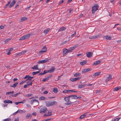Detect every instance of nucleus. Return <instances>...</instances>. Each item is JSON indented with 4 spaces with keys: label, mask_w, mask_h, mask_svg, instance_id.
Here are the masks:
<instances>
[{
    "label": "nucleus",
    "mask_w": 121,
    "mask_h": 121,
    "mask_svg": "<svg viewBox=\"0 0 121 121\" xmlns=\"http://www.w3.org/2000/svg\"><path fill=\"white\" fill-rule=\"evenodd\" d=\"M70 97L69 96L64 98L65 100L67 102V103H65V105H69L72 103V102L69 101Z\"/></svg>",
    "instance_id": "f257e3e1"
},
{
    "label": "nucleus",
    "mask_w": 121,
    "mask_h": 121,
    "mask_svg": "<svg viewBox=\"0 0 121 121\" xmlns=\"http://www.w3.org/2000/svg\"><path fill=\"white\" fill-rule=\"evenodd\" d=\"M46 106L47 107H49L53 105L54 104H56V102L55 101H47L46 102Z\"/></svg>",
    "instance_id": "f03ea898"
},
{
    "label": "nucleus",
    "mask_w": 121,
    "mask_h": 121,
    "mask_svg": "<svg viewBox=\"0 0 121 121\" xmlns=\"http://www.w3.org/2000/svg\"><path fill=\"white\" fill-rule=\"evenodd\" d=\"M47 111L48 109L46 107H42L40 108L39 110V112L41 114H43Z\"/></svg>",
    "instance_id": "7ed1b4c3"
},
{
    "label": "nucleus",
    "mask_w": 121,
    "mask_h": 121,
    "mask_svg": "<svg viewBox=\"0 0 121 121\" xmlns=\"http://www.w3.org/2000/svg\"><path fill=\"white\" fill-rule=\"evenodd\" d=\"M99 7L98 5L97 4H95L92 8V12L93 14H94L95 11H96Z\"/></svg>",
    "instance_id": "20e7f679"
},
{
    "label": "nucleus",
    "mask_w": 121,
    "mask_h": 121,
    "mask_svg": "<svg viewBox=\"0 0 121 121\" xmlns=\"http://www.w3.org/2000/svg\"><path fill=\"white\" fill-rule=\"evenodd\" d=\"M30 34H28L25 35H24L21 37L19 39V40H23L25 39H28L30 36Z\"/></svg>",
    "instance_id": "39448f33"
},
{
    "label": "nucleus",
    "mask_w": 121,
    "mask_h": 121,
    "mask_svg": "<svg viewBox=\"0 0 121 121\" xmlns=\"http://www.w3.org/2000/svg\"><path fill=\"white\" fill-rule=\"evenodd\" d=\"M49 60V59L46 58L45 59L39 61L38 62V63L39 64H43V63H45L47 62Z\"/></svg>",
    "instance_id": "423d86ee"
},
{
    "label": "nucleus",
    "mask_w": 121,
    "mask_h": 121,
    "mask_svg": "<svg viewBox=\"0 0 121 121\" xmlns=\"http://www.w3.org/2000/svg\"><path fill=\"white\" fill-rule=\"evenodd\" d=\"M112 75H111L109 74V76L107 77V78L106 79V83H107L108 81L112 80Z\"/></svg>",
    "instance_id": "0eeeda50"
},
{
    "label": "nucleus",
    "mask_w": 121,
    "mask_h": 121,
    "mask_svg": "<svg viewBox=\"0 0 121 121\" xmlns=\"http://www.w3.org/2000/svg\"><path fill=\"white\" fill-rule=\"evenodd\" d=\"M31 104H33L35 103H37V104L38 105L39 104V102L37 99H33L31 100L30 102Z\"/></svg>",
    "instance_id": "6e6552de"
},
{
    "label": "nucleus",
    "mask_w": 121,
    "mask_h": 121,
    "mask_svg": "<svg viewBox=\"0 0 121 121\" xmlns=\"http://www.w3.org/2000/svg\"><path fill=\"white\" fill-rule=\"evenodd\" d=\"M77 46L75 45L73 46V47H71L69 48L68 49L69 52H72V51L75 49L76 48Z\"/></svg>",
    "instance_id": "1a4fd4ad"
},
{
    "label": "nucleus",
    "mask_w": 121,
    "mask_h": 121,
    "mask_svg": "<svg viewBox=\"0 0 121 121\" xmlns=\"http://www.w3.org/2000/svg\"><path fill=\"white\" fill-rule=\"evenodd\" d=\"M52 112L51 110H49L48 111L47 114H45L43 115V117H46L51 115H52Z\"/></svg>",
    "instance_id": "9d476101"
},
{
    "label": "nucleus",
    "mask_w": 121,
    "mask_h": 121,
    "mask_svg": "<svg viewBox=\"0 0 121 121\" xmlns=\"http://www.w3.org/2000/svg\"><path fill=\"white\" fill-rule=\"evenodd\" d=\"M24 79H26V81L28 80L31 81V79L30 78V76L29 75H26L24 78Z\"/></svg>",
    "instance_id": "9b49d317"
},
{
    "label": "nucleus",
    "mask_w": 121,
    "mask_h": 121,
    "mask_svg": "<svg viewBox=\"0 0 121 121\" xmlns=\"http://www.w3.org/2000/svg\"><path fill=\"white\" fill-rule=\"evenodd\" d=\"M81 78V77H78L77 78H72L70 79L72 82H75L77 80H79Z\"/></svg>",
    "instance_id": "f8f14e48"
},
{
    "label": "nucleus",
    "mask_w": 121,
    "mask_h": 121,
    "mask_svg": "<svg viewBox=\"0 0 121 121\" xmlns=\"http://www.w3.org/2000/svg\"><path fill=\"white\" fill-rule=\"evenodd\" d=\"M91 70V68L85 69H84L82 72L83 73H84L86 72H87L90 71Z\"/></svg>",
    "instance_id": "ddd939ff"
},
{
    "label": "nucleus",
    "mask_w": 121,
    "mask_h": 121,
    "mask_svg": "<svg viewBox=\"0 0 121 121\" xmlns=\"http://www.w3.org/2000/svg\"><path fill=\"white\" fill-rule=\"evenodd\" d=\"M87 114V113L86 112L84 113V114H83L81 116L79 117V118H81V119H83V118H85L86 117V116Z\"/></svg>",
    "instance_id": "4468645a"
},
{
    "label": "nucleus",
    "mask_w": 121,
    "mask_h": 121,
    "mask_svg": "<svg viewBox=\"0 0 121 121\" xmlns=\"http://www.w3.org/2000/svg\"><path fill=\"white\" fill-rule=\"evenodd\" d=\"M68 52H69L68 49H64L63 51V55H66L67 53Z\"/></svg>",
    "instance_id": "2eb2a0df"
},
{
    "label": "nucleus",
    "mask_w": 121,
    "mask_h": 121,
    "mask_svg": "<svg viewBox=\"0 0 121 121\" xmlns=\"http://www.w3.org/2000/svg\"><path fill=\"white\" fill-rule=\"evenodd\" d=\"M69 96L70 97H72V99H78V96L76 95H69Z\"/></svg>",
    "instance_id": "dca6fc26"
},
{
    "label": "nucleus",
    "mask_w": 121,
    "mask_h": 121,
    "mask_svg": "<svg viewBox=\"0 0 121 121\" xmlns=\"http://www.w3.org/2000/svg\"><path fill=\"white\" fill-rule=\"evenodd\" d=\"M92 53L91 52H89L87 53L86 56L88 57H92Z\"/></svg>",
    "instance_id": "f3484780"
},
{
    "label": "nucleus",
    "mask_w": 121,
    "mask_h": 121,
    "mask_svg": "<svg viewBox=\"0 0 121 121\" xmlns=\"http://www.w3.org/2000/svg\"><path fill=\"white\" fill-rule=\"evenodd\" d=\"M31 114L30 113H28L27 114L26 117V119H30L31 117Z\"/></svg>",
    "instance_id": "a211bd4d"
},
{
    "label": "nucleus",
    "mask_w": 121,
    "mask_h": 121,
    "mask_svg": "<svg viewBox=\"0 0 121 121\" xmlns=\"http://www.w3.org/2000/svg\"><path fill=\"white\" fill-rule=\"evenodd\" d=\"M87 85L86 84H81L79 85L78 86V88H83L86 85Z\"/></svg>",
    "instance_id": "6ab92c4d"
},
{
    "label": "nucleus",
    "mask_w": 121,
    "mask_h": 121,
    "mask_svg": "<svg viewBox=\"0 0 121 121\" xmlns=\"http://www.w3.org/2000/svg\"><path fill=\"white\" fill-rule=\"evenodd\" d=\"M26 51H22L21 52L18 53L17 54V55L18 56H20L21 55H22L24 54L25 53H26Z\"/></svg>",
    "instance_id": "aec40b11"
},
{
    "label": "nucleus",
    "mask_w": 121,
    "mask_h": 121,
    "mask_svg": "<svg viewBox=\"0 0 121 121\" xmlns=\"http://www.w3.org/2000/svg\"><path fill=\"white\" fill-rule=\"evenodd\" d=\"M101 73L100 72H98L95 73L93 75V76L94 77H96L99 75Z\"/></svg>",
    "instance_id": "412c9836"
},
{
    "label": "nucleus",
    "mask_w": 121,
    "mask_h": 121,
    "mask_svg": "<svg viewBox=\"0 0 121 121\" xmlns=\"http://www.w3.org/2000/svg\"><path fill=\"white\" fill-rule=\"evenodd\" d=\"M66 29V28L64 27H61L58 30V32L62 31L65 30Z\"/></svg>",
    "instance_id": "4be33fe9"
},
{
    "label": "nucleus",
    "mask_w": 121,
    "mask_h": 121,
    "mask_svg": "<svg viewBox=\"0 0 121 121\" xmlns=\"http://www.w3.org/2000/svg\"><path fill=\"white\" fill-rule=\"evenodd\" d=\"M99 36L98 35H97L96 36H92L89 38L91 39H95L97 38Z\"/></svg>",
    "instance_id": "5701e85b"
},
{
    "label": "nucleus",
    "mask_w": 121,
    "mask_h": 121,
    "mask_svg": "<svg viewBox=\"0 0 121 121\" xmlns=\"http://www.w3.org/2000/svg\"><path fill=\"white\" fill-rule=\"evenodd\" d=\"M49 70V73H51L54 71L55 70V68L54 67L51 68Z\"/></svg>",
    "instance_id": "b1692460"
},
{
    "label": "nucleus",
    "mask_w": 121,
    "mask_h": 121,
    "mask_svg": "<svg viewBox=\"0 0 121 121\" xmlns=\"http://www.w3.org/2000/svg\"><path fill=\"white\" fill-rule=\"evenodd\" d=\"M34 80H33L32 81L30 82V81H28L26 82V85L27 86H31L32 84V82L34 81Z\"/></svg>",
    "instance_id": "393cba45"
},
{
    "label": "nucleus",
    "mask_w": 121,
    "mask_h": 121,
    "mask_svg": "<svg viewBox=\"0 0 121 121\" xmlns=\"http://www.w3.org/2000/svg\"><path fill=\"white\" fill-rule=\"evenodd\" d=\"M50 30V29L48 28L44 30L43 31V32L45 34H46L49 32Z\"/></svg>",
    "instance_id": "a878e982"
},
{
    "label": "nucleus",
    "mask_w": 121,
    "mask_h": 121,
    "mask_svg": "<svg viewBox=\"0 0 121 121\" xmlns=\"http://www.w3.org/2000/svg\"><path fill=\"white\" fill-rule=\"evenodd\" d=\"M42 50L44 52H45L47 50V48L46 46H44Z\"/></svg>",
    "instance_id": "bb28decb"
},
{
    "label": "nucleus",
    "mask_w": 121,
    "mask_h": 121,
    "mask_svg": "<svg viewBox=\"0 0 121 121\" xmlns=\"http://www.w3.org/2000/svg\"><path fill=\"white\" fill-rule=\"evenodd\" d=\"M100 62L99 61H97L93 63V65H97L99 64Z\"/></svg>",
    "instance_id": "cd10ccee"
},
{
    "label": "nucleus",
    "mask_w": 121,
    "mask_h": 121,
    "mask_svg": "<svg viewBox=\"0 0 121 121\" xmlns=\"http://www.w3.org/2000/svg\"><path fill=\"white\" fill-rule=\"evenodd\" d=\"M40 71H39L36 72H33L32 73V74L34 75L40 73Z\"/></svg>",
    "instance_id": "c85d7f7f"
},
{
    "label": "nucleus",
    "mask_w": 121,
    "mask_h": 121,
    "mask_svg": "<svg viewBox=\"0 0 121 121\" xmlns=\"http://www.w3.org/2000/svg\"><path fill=\"white\" fill-rule=\"evenodd\" d=\"M18 82H16L13 85H10V86L11 87H13V88H15L16 87V86H17V85L18 84Z\"/></svg>",
    "instance_id": "c756f323"
},
{
    "label": "nucleus",
    "mask_w": 121,
    "mask_h": 121,
    "mask_svg": "<svg viewBox=\"0 0 121 121\" xmlns=\"http://www.w3.org/2000/svg\"><path fill=\"white\" fill-rule=\"evenodd\" d=\"M20 94V92H19V93H17L16 94H14L13 95H11V96H10V97H16L17 95Z\"/></svg>",
    "instance_id": "7c9ffc66"
},
{
    "label": "nucleus",
    "mask_w": 121,
    "mask_h": 121,
    "mask_svg": "<svg viewBox=\"0 0 121 121\" xmlns=\"http://www.w3.org/2000/svg\"><path fill=\"white\" fill-rule=\"evenodd\" d=\"M86 60H84L82 61L81 62H80V64L81 65H85V64H86Z\"/></svg>",
    "instance_id": "2f4dec72"
},
{
    "label": "nucleus",
    "mask_w": 121,
    "mask_h": 121,
    "mask_svg": "<svg viewBox=\"0 0 121 121\" xmlns=\"http://www.w3.org/2000/svg\"><path fill=\"white\" fill-rule=\"evenodd\" d=\"M32 69H35L36 70L37 69H38V68L37 65H35L33 66V67L31 68Z\"/></svg>",
    "instance_id": "473e14b6"
},
{
    "label": "nucleus",
    "mask_w": 121,
    "mask_h": 121,
    "mask_svg": "<svg viewBox=\"0 0 121 121\" xmlns=\"http://www.w3.org/2000/svg\"><path fill=\"white\" fill-rule=\"evenodd\" d=\"M53 91L55 93H56L58 92L57 89V88H54L53 90Z\"/></svg>",
    "instance_id": "72a5a7b5"
},
{
    "label": "nucleus",
    "mask_w": 121,
    "mask_h": 121,
    "mask_svg": "<svg viewBox=\"0 0 121 121\" xmlns=\"http://www.w3.org/2000/svg\"><path fill=\"white\" fill-rule=\"evenodd\" d=\"M119 117H118L114 119H112V121H118L120 119Z\"/></svg>",
    "instance_id": "f704fd0d"
},
{
    "label": "nucleus",
    "mask_w": 121,
    "mask_h": 121,
    "mask_svg": "<svg viewBox=\"0 0 121 121\" xmlns=\"http://www.w3.org/2000/svg\"><path fill=\"white\" fill-rule=\"evenodd\" d=\"M10 2H11L10 1H9L8 3L7 4H6L5 5V6L4 7V8H6L7 7V6L9 5L10 3Z\"/></svg>",
    "instance_id": "c9c22d12"
},
{
    "label": "nucleus",
    "mask_w": 121,
    "mask_h": 121,
    "mask_svg": "<svg viewBox=\"0 0 121 121\" xmlns=\"http://www.w3.org/2000/svg\"><path fill=\"white\" fill-rule=\"evenodd\" d=\"M11 121V119L9 118H8L3 120V121Z\"/></svg>",
    "instance_id": "e433bc0d"
},
{
    "label": "nucleus",
    "mask_w": 121,
    "mask_h": 121,
    "mask_svg": "<svg viewBox=\"0 0 121 121\" xmlns=\"http://www.w3.org/2000/svg\"><path fill=\"white\" fill-rule=\"evenodd\" d=\"M80 75V73H77L74 75V76L76 77L79 76Z\"/></svg>",
    "instance_id": "4c0bfd02"
},
{
    "label": "nucleus",
    "mask_w": 121,
    "mask_h": 121,
    "mask_svg": "<svg viewBox=\"0 0 121 121\" xmlns=\"http://www.w3.org/2000/svg\"><path fill=\"white\" fill-rule=\"evenodd\" d=\"M105 38L107 39H111V37L110 36H105Z\"/></svg>",
    "instance_id": "58836bf2"
},
{
    "label": "nucleus",
    "mask_w": 121,
    "mask_h": 121,
    "mask_svg": "<svg viewBox=\"0 0 121 121\" xmlns=\"http://www.w3.org/2000/svg\"><path fill=\"white\" fill-rule=\"evenodd\" d=\"M27 18L26 17H22L21 18V20L23 21H24L26 20L27 19Z\"/></svg>",
    "instance_id": "ea45409f"
},
{
    "label": "nucleus",
    "mask_w": 121,
    "mask_h": 121,
    "mask_svg": "<svg viewBox=\"0 0 121 121\" xmlns=\"http://www.w3.org/2000/svg\"><path fill=\"white\" fill-rule=\"evenodd\" d=\"M11 39V38H9L6 40L5 41V44L6 43L8 42Z\"/></svg>",
    "instance_id": "a19ab883"
},
{
    "label": "nucleus",
    "mask_w": 121,
    "mask_h": 121,
    "mask_svg": "<svg viewBox=\"0 0 121 121\" xmlns=\"http://www.w3.org/2000/svg\"><path fill=\"white\" fill-rule=\"evenodd\" d=\"M45 97L44 96H41L39 97V99L40 100H43L44 99Z\"/></svg>",
    "instance_id": "79ce46f5"
},
{
    "label": "nucleus",
    "mask_w": 121,
    "mask_h": 121,
    "mask_svg": "<svg viewBox=\"0 0 121 121\" xmlns=\"http://www.w3.org/2000/svg\"><path fill=\"white\" fill-rule=\"evenodd\" d=\"M63 93H66L68 92V90H64L63 91Z\"/></svg>",
    "instance_id": "37998d69"
},
{
    "label": "nucleus",
    "mask_w": 121,
    "mask_h": 121,
    "mask_svg": "<svg viewBox=\"0 0 121 121\" xmlns=\"http://www.w3.org/2000/svg\"><path fill=\"white\" fill-rule=\"evenodd\" d=\"M120 88L119 87H116L114 88L113 89V91H117Z\"/></svg>",
    "instance_id": "c03bdc74"
},
{
    "label": "nucleus",
    "mask_w": 121,
    "mask_h": 121,
    "mask_svg": "<svg viewBox=\"0 0 121 121\" xmlns=\"http://www.w3.org/2000/svg\"><path fill=\"white\" fill-rule=\"evenodd\" d=\"M64 2V0H62L59 1V3L58 4V5H60L61 4L63 3Z\"/></svg>",
    "instance_id": "a18cd8bd"
},
{
    "label": "nucleus",
    "mask_w": 121,
    "mask_h": 121,
    "mask_svg": "<svg viewBox=\"0 0 121 121\" xmlns=\"http://www.w3.org/2000/svg\"><path fill=\"white\" fill-rule=\"evenodd\" d=\"M20 103L22 104H25L26 103V101L25 100H23L22 101L20 102Z\"/></svg>",
    "instance_id": "49530a36"
},
{
    "label": "nucleus",
    "mask_w": 121,
    "mask_h": 121,
    "mask_svg": "<svg viewBox=\"0 0 121 121\" xmlns=\"http://www.w3.org/2000/svg\"><path fill=\"white\" fill-rule=\"evenodd\" d=\"M76 32H75L73 34H72L70 36L71 37H72L76 35Z\"/></svg>",
    "instance_id": "de8ad7c7"
},
{
    "label": "nucleus",
    "mask_w": 121,
    "mask_h": 121,
    "mask_svg": "<svg viewBox=\"0 0 121 121\" xmlns=\"http://www.w3.org/2000/svg\"><path fill=\"white\" fill-rule=\"evenodd\" d=\"M52 75H49L47 77H46V78L47 79V80L48 79L50 78L52 76Z\"/></svg>",
    "instance_id": "09e8293b"
},
{
    "label": "nucleus",
    "mask_w": 121,
    "mask_h": 121,
    "mask_svg": "<svg viewBox=\"0 0 121 121\" xmlns=\"http://www.w3.org/2000/svg\"><path fill=\"white\" fill-rule=\"evenodd\" d=\"M73 9H70L69 11V13H73Z\"/></svg>",
    "instance_id": "8fccbe9b"
},
{
    "label": "nucleus",
    "mask_w": 121,
    "mask_h": 121,
    "mask_svg": "<svg viewBox=\"0 0 121 121\" xmlns=\"http://www.w3.org/2000/svg\"><path fill=\"white\" fill-rule=\"evenodd\" d=\"M17 111L18 112H19V113H21L22 112V110H20V109L18 110Z\"/></svg>",
    "instance_id": "3c124183"
},
{
    "label": "nucleus",
    "mask_w": 121,
    "mask_h": 121,
    "mask_svg": "<svg viewBox=\"0 0 121 121\" xmlns=\"http://www.w3.org/2000/svg\"><path fill=\"white\" fill-rule=\"evenodd\" d=\"M48 80L46 78L42 80L43 82H45L47 80Z\"/></svg>",
    "instance_id": "603ef678"
},
{
    "label": "nucleus",
    "mask_w": 121,
    "mask_h": 121,
    "mask_svg": "<svg viewBox=\"0 0 121 121\" xmlns=\"http://www.w3.org/2000/svg\"><path fill=\"white\" fill-rule=\"evenodd\" d=\"M101 90H97L96 91L95 93H98L100 92Z\"/></svg>",
    "instance_id": "864d4df0"
},
{
    "label": "nucleus",
    "mask_w": 121,
    "mask_h": 121,
    "mask_svg": "<svg viewBox=\"0 0 121 121\" xmlns=\"http://www.w3.org/2000/svg\"><path fill=\"white\" fill-rule=\"evenodd\" d=\"M26 82V80L25 81H22V82L20 83V85L22 84H23V83H24V82Z\"/></svg>",
    "instance_id": "5fc2aeb1"
},
{
    "label": "nucleus",
    "mask_w": 121,
    "mask_h": 121,
    "mask_svg": "<svg viewBox=\"0 0 121 121\" xmlns=\"http://www.w3.org/2000/svg\"><path fill=\"white\" fill-rule=\"evenodd\" d=\"M9 94H11V92H8L6 93V95H8Z\"/></svg>",
    "instance_id": "6e6d98bb"
},
{
    "label": "nucleus",
    "mask_w": 121,
    "mask_h": 121,
    "mask_svg": "<svg viewBox=\"0 0 121 121\" xmlns=\"http://www.w3.org/2000/svg\"><path fill=\"white\" fill-rule=\"evenodd\" d=\"M8 103L12 104V101L9 100H8Z\"/></svg>",
    "instance_id": "4d7b16f0"
},
{
    "label": "nucleus",
    "mask_w": 121,
    "mask_h": 121,
    "mask_svg": "<svg viewBox=\"0 0 121 121\" xmlns=\"http://www.w3.org/2000/svg\"><path fill=\"white\" fill-rule=\"evenodd\" d=\"M13 50V48H10L9 49V52H10L12 51Z\"/></svg>",
    "instance_id": "13d9d810"
},
{
    "label": "nucleus",
    "mask_w": 121,
    "mask_h": 121,
    "mask_svg": "<svg viewBox=\"0 0 121 121\" xmlns=\"http://www.w3.org/2000/svg\"><path fill=\"white\" fill-rule=\"evenodd\" d=\"M4 103L5 104L8 103V100H5L4 101Z\"/></svg>",
    "instance_id": "bf43d9fd"
},
{
    "label": "nucleus",
    "mask_w": 121,
    "mask_h": 121,
    "mask_svg": "<svg viewBox=\"0 0 121 121\" xmlns=\"http://www.w3.org/2000/svg\"><path fill=\"white\" fill-rule=\"evenodd\" d=\"M19 103H20V102H15V104L17 105L18 104H19Z\"/></svg>",
    "instance_id": "052dcab7"
},
{
    "label": "nucleus",
    "mask_w": 121,
    "mask_h": 121,
    "mask_svg": "<svg viewBox=\"0 0 121 121\" xmlns=\"http://www.w3.org/2000/svg\"><path fill=\"white\" fill-rule=\"evenodd\" d=\"M32 95V94H28L27 95V96L28 97H29Z\"/></svg>",
    "instance_id": "680f3d73"
},
{
    "label": "nucleus",
    "mask_w": 121,
    "mask_h": 121,
    "mask_svg": "<svg viewBox=\"0 0 121 121\" xmlns=\"http://www.w3.org/2000/svg\"><path fill=\"white\" fill-rule=\"evenodd\" d=\"M43 93L44 94H46L48 93V92L47 91H45Z\"/></svg>",
    "instance_id": "e2e57ef3"
},
{
    "label": "nucleus",
    "mask_w": 121,
    "mask_h": 121,
    "mask_svg": "<svg viewBox=\"0 0 121 121\" xmlns=\"http://www.w3.org/2000/svg\"><path fill=\"white\" fill-rule=\"evenodd\" d=\"M44 74V73H41L39 74L40 75H42Z\"/></svg>",
    "instance_id": "0e129e2a"
},
{
    "label": "nucleus",
    "mask_w": 121,
    "mask_h": 121,
    "mask_svg": "<svg viewBox=\"0 0 121 121\" xmlns=\"http://www.w3.org/2000/svg\"><path fill=\"white\" fill-rule=\"evenodd\" d=\"M36 114V112H34L32 113V115L34 116H35Z\"/></svg>",
    "instance_id": "69168bd1"
},
{
    "label": "nucleus",
    "mask_w": 121,
    "mask_h": 121,
    "mask_svg": "<svg viewBox=\"0 0 121 121\" xmlns=\"http://www.w3.org/2000/svg\"><path fill=\"white\" fill-rule=\"evenodd\" d=\"M4 27L3 26H0V29H3L4 28Z\"/></svg>",
    "instance_id": "338daca9"
},
{
    "label": "nucleus",
    "mask_w": 121,
    "mask_h": 121,
    "mask_svg": "<svg viewBox=\"0 0 121 121\" xmlns=\"http://www.w3.org/2000/svg\"><path fill=\"white\" fill-rule=\"evenodd\" d=\"M19 121V118H15L14 121Z\"/></svg>",
    "instance_id": "774afa93"
}]
</instances>
